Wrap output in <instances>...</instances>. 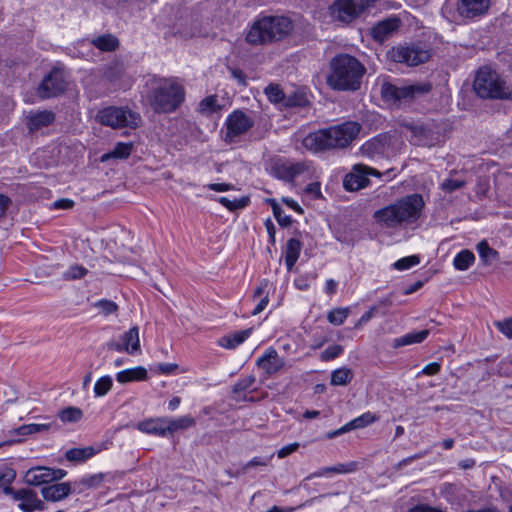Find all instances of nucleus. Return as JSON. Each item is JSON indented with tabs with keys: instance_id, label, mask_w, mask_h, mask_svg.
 I'll return each mask as SVG.
<instances>
[{
	"instance_id": "1",
	"label": "nucleus",
	"mask_w": 512,
	"mask_h": 512,
	"mask_svg": "<svg viewBox=\"0 0 512 512\" xmlns=\"http://www.w3.org/2000/svg\"><path fill=\"white\" fill-rule=\"evenodd\" d=\"M424 206L425 203L420 194H410L376 210L373 218L383 228H407L418 221Z\"/></svg>"
},
{
	"instance_id": "2",
	"label": "nucleus",
	"mask_w": 512,
	"mask_h": 512,
	"mask_svg": "<svg viewBox=\"0 0 512 512\" xmlns=\"http://www.w3.org/2000/svg\"><path fill=\"white\" fill-rule=\"evenodd\" d=\"M360 130L359 123L347 121L309 133L302 140V144L312 152L343 149L356 139Z\"/></svg>"
},
{
	"instance_id": "3",
	"label": "nucleus",
	"mask_w": 512,
	"mask_h": 512,
	"mask_svg": "<svg viewBox=\"0 0 512 512\" xmlns=\"http://www.w3.org/2000/svg\"><path fill=\"white\" fill-rule=\"evenodd\" d=\"M365 73V66L356 57L341 53L330 60L326 83L336 91H356Z\"/></svg>"
},
{
	"instance_id": "4",
	"label": "nucleus",
	"mask_w": 512,
	"mask_h": 512,
	"mask_svg": "<svg viewBox=\"0 0 512 512\" xmlns=\"http://www.w3.org/2000/svg\"><path fill=\"white\" fill-rule=\"evenodd\" d=\"M147 84L149 91L146 100L155 113H172L185 99V89L176 78L153 77Z\"/></svg>"
},
{
	"instance_id": "5",
	"label": "nucleus",
	"mask_w": 512,
	"mask_h": 512,
	"mask_svg": "<svg viewBox=\"0 0 512 512\" xmlns=\"http://www.w3.org/2000/svg\"><path fill=\"white\" fill-rule=\"evenodd\" d=\"M294 29L293 21L286 16H263L252 24L246 41L252 45H265L288 37Z\"/></svg>"
},
{
	"instance_id": "6",
	"label": "nucleus",
	"mask_w": 512,
	"mask_h": 512,
	"mask_svg": "<svg viewBox=\"0 0 512 512\" xmlns=\"http://www.w3.org/2000/svg\"><path fill=\"white\" fill-rule=\"evenodd\" d=\"M473 88L483 99H512V89L500 76L488 67L480 68L475 76Z\"/></svg>"
},
{
	"instance_id": "7",
	"label": "nucleus",
	"mask_w": 512,
	"mask_h": 512,
	"mask_svg": "<svg viewBox=\"0 0 512 512\" xmlns=\"http://www.w3.org/2000/svg\"><path fill=\"white\" fill-rule=\"evenodd\" d=\"M97 119L101 124L113 129L124 127L134 129L141 123V116L139 113L133 112L126 107H106L98 112Z\"/></svg>"
},
{
	"instance_id": "8",
	"label": "nucleus",
	"mask_w": 512,
	"mask_h": 512,
	"mask_svg": "<svg viewBox=\"0 0 512 512\" xmlns=\"http://www.w3.org/2000/svg\"><path fill=\"white\" fill-rule=\"evenodd\" d=\"M387 57L396 63L407 66H417L427 62L431 57V50L423 44H403L392 47L387 52Z\"/></svg>"
},
{
	"instance_id": "9",
	"label": "nucleus",
	"mask_w": 512,
	"mask_h": 512,
	"mask_svg": "<svg viewBox=\"0 0 512 512\" xmlns=\"http://www.w3.org/2000/svg\"><path fill=\"white\" fill-rule=\"evenodd\" d=\"M432 85L429 82H420L398 87L391 83H383L381 86L382 98L391 103L402 100L408 101L429 93Z\"/></svg>"
},
{
	"instance_id": "10",
	"label": "nucleus",
	"mask_w": 512,
	"mask_h": 512,
	"mask_svg": "<svg viewBox=\"0 0 512 512\" xmlns=\"http://www.w3.org/2000/svg\"><path fill=\"white\" fill-rule=\"evenodd\" d=\"M254 125L253 119L241 110H235L228 115L225 121L226 132L224 141L236 143L239 138L248 132Z\"/></svg>"
},
{
	"instance_id": "11",
	"label": "nucleus",
	"mask_w": 512,
	"mask_h": 512,
	"mask_svg": "<svg viewBox=\"0 0 512 512\" xmlns=\"http://www.w3.org/2000/svg\"><path fill=\"white\" fill-rule=\"evenodd\" d=\"M376 0H336L331 6V14L339 21L349 23L357 18Z\"/></svg>"
},
{
	"instance_id": "12",
	"label": "nucleus",
	"mask_w": 512,
	"mask_h": 512,
	"mask_svg": "<svg viewBox=\"0 0 512 512\" xmlns=\"http://www.w3.org/2000/svg\"><path fill=\"white\" fill-rule=\"evenodd\" d=\"M369 176L380 177L381 173L367 165L355 164L344 177L343 186L347 191H358L369 185Z\"/></svg>"
},
{
	"instance_id": "13",
	"label": "nucleus",
	"mask_w": 512,
	"mask_h": 512,
	"mask_svg": "<svg viewBox=\"0 0 512 512\" xmlns=\"http://www.w3.org/2000/svg\"><path fill=\"white\" fill-rule=\"evenodd\" d=\"M67 472L63 469H54L45 466H36L30 468L24 476V481L30 486H40L61 480Z\"/></svg>"
},
{
	"instance_id": "14",
	"label": "nucleus",
	"mask_w": 512,
	"mask_h": 512,
	"mask_svg": "<svg viewBox=\"0 0 512 512\" xmlns=\"http://www.w3.org/2000/svg\"><path fill=\"white\" fill-rule=\"evenodd\" d=\"M5 493L12 496L18 501V507L23 512L43 511L45 509L44 502L38 498L37 493L29 488H21L14 490L11 487L5 489Z\"/></svg>"
},
{
	"instance_id": "15",
	"label": "nucleus",
	"mask_w": 512,
	"mask_h": 512,
	"mask_svg": "<svg viewBox=\"0 0 512 512\" xmlns=\"http://www.w3.org/2000/svg\"><path fill=\"white\" fill-rule=\"evenodd\" d=\"M67 82L61 69H53L42 81L38 88L39 96L48 99L58 96L66 90Z\"/></svg>"
},
{
	"instance_id": "16",
	"label": "nucleus",
	"mask_w": 512,
	"mask_h": 512,
	"mask_svg": "<svg viewBox=\"0 0 512 512\" xmlns=\"http://www.w3.org/2000/svg\"><path fill=\"white\" fill-rule=\"evenodd\" d=\"M490 0H458L457 12L465 18H474L487 12Z\"/></svg>"
},
{
	"instance_id": "17",
	"label": "nucleus",
	"mask_w": 512,
	"mask_h": 512,
	"mask_svg": "<svg viewBox=\"0 0 512 512\" xmlns=\"http://www.w3.org/2000/svg\"><path fill=\"white\" fill-rule=\"evenodd\" d=\"M257 366L264 370L265 373L271 375L278 372L284 366V361L279 357L274 348H269L260 358H258Z\"/></svg>"
},
{
	"instance_id": "18",
	"label": "nucleus",
	"mask_w": 512,
	"mask_h": 512,
	"mask_svg": "<svg viewBox=\"0 0 512 512\" xmlns=\"http://www.w3.org/2000/svg\"><path fill=\"white\" fill-rule=\"evenodd\" d=\"M55 120V114L52 111L43 110L30 112L26 117V125L30 132H35L44 127H48Z\"/></svg>"
},
{
	"instance_id": "19",
	"label": "nucleus",
	"mask_w": 512,
	"mask_h": 512,
	"mask_svg": "<svg viewBox=\"0 0 512 512\" xmlns=\"http://www.w3.org/2000/svg\"><path fill=\"white\" fill-rule=\"evenodd\" d=\"M399 27V20L397 18H388L377 23L371 29V36L379 43L388 39Z\"/></svg>"
},
{
	"instance_id": "20",
	"label": "nucleus",
	"mask_w": 512,
	"mask_h": 512,
	"mask_svg": "<svg viewBox=\"0 0 512 512\" xmlns=\"http://www.w3.org/2000/svg\"><path fill=\"white\" fill-rule=\"evenodd\" d=\"M72 492L71 485L69 483H56L48 486H44L41 489V494L46 501L57 502L65 499Z\"/></svg>"
},
{
	"instance_id": "21",
	"label": "nucleus",
	"mask_w": 512,
	"mask_h": 512,
	"mask_svg": "<svg viewBox=\"0 0 512 512\" xmlns=\"http://www.w3.org/2000/svg\"><path fill=\"white\" fill-rule=\"evenodd\" d=\"M166 421L167 418H155L141 421L137 424V429L146 434L157 436H166Z\"/></svg>"
},
{
	"instance_id": "22",
	"label": "nucleus",
	"mask_w": 512,
	"mask_h": 512,
	"mask_svg": "<svg viewBox=\"0 0 512 512\" xmlns=\"http://www.w3.org/2000/svg\"><path fill=\"white\" fill-rule=\"evenodd\" d=\"M428 335L429 330L427 329L409 332L401 337L395 338L393 340L392 346L393 348H399L407 345L421 343L428 337Z\"/></svg>"
},
{
	"instance_id": "23",
	"label": "nucleus",
	"mask_w": 512,
	"mask_h": 512,
	"mask_svg": "<svg viewBox=\"0 0 512 512\" xmlns=\"http://www.w3.org/2000/svg\"><path fill=\"white\" fill-rule=\"evenodd\" d=\"M147 379V370L144 367L138 366L132 369H126L116 374V380L119 383L125 384L132 381H142Z\"/></svg>"
},
{
	"instance_id": "24",
	"label": "nucleus",
	"mask_w": 512,
	"mask_h": 512,
	"mask_svg": "<svg viewBox=\"0 0 512 512\" xmlns=\"http://www.w3.org/2000/svg\"><path fill=\"white\" fill-rule=\"evenodd\" d=\"M358 464L356 462H348L344 464H337L331 467L321 468L319 471L311 474L308 479H312L314 477H322L326 474L336 473V474H347L352 473L357 470Z\"/></svg>"
},
{
	"instance_id": "25",
	"label": "nucleus",
	"mask_w": 512,
	"mask_h": 512,
	"mask_svg": "<svg viewBox=\"0 0 512 512\" xmlns=\"http://www.w3.org/2000/svg\"><path fill=\"white\" fill-rule=\"evenodd\" d=\"M123 345L128 348V354L133 355L140 351L139 330L137 326L130 328L120 337Z\"/></svg>"
},
{
	"instance_id": "26",
	"label": "nucleus",
	"mask_w": 512,
	"mask_h": 512,
	"mask_svg": "<svg viewBox=\"0 0 512 512\" xmlns=\"http://www.w3.org/2000/svg\"><path fill=\"white\" fill-rule=\"evenodd\" d=\"M307 169L302 162L283 164L278 169V176L286 181H292L296 176L300 175Z\"/></svg>"
},
{
	"instance_id": "27",
	"label": "nucleus",
	"mask_w": 512,
	"mask_h": 512,
	"mask_svg": "<svg viewBox=\"0 0 512 512\" xmlns=\"http://www.w3.org/2000/svg\"><path fill=\"white\" fill-rule=\"evenodd\" d=\"M196 421L189 415L181 416L177 419L167 418L166 421V432L173 434L178 430H186L195 426Z\"/></svg>"
},
{
	"instance_id": "28",
	"label": "nucleus",
	"mask_w": 512,
	"mask_h": 512,
	"mask_svg": "<svg viewBox=\"0 0 512 512\" xmlns=\"http://www.w3.org/2000/svg\"><path fill=\"white\" fill-rule=\"evenodd\" d=\"M302 245L301 242L296 238H291L288 240L286 244V252H285V263L288 270H291L295 263L297 262Z\"/></svg>"
},
{
	"instance_id": "29",
	"label": "nucleus",
	"mask_w": 512,
	"mask_h": 512,
	"mask_svg": "<svg viewBox=\"0 0 512 512\" xmlns=\"http://www.w3.org/2000/svg\"><path fill=\"white\" fill-rule=\"evenodd\" d=\"M385 152V144L377 138H373L365 142L360 147V153L368 158H374L376 156L383 155Z\"/></svg>"
},
{
	"instance_id": "30",
	"label": "nucleus",
	"mask_w": 512,
	"mask_h": 512,
	"mask_svg": "<svg viewBox=\"0 0 512 512\" xmlns=\"http://www.w3.org/2000/svg\"><path fill=\"white\" fill-rule=\"evenodd\" d=\"M91 43L99 50L105 51V52L114 51L119 46L118 39L111 34L98 36V37L94 38L91 41Z\"/></svg>"
},
{
	"instance_id": "31",
	"label": "nucleus",
	"mask_w": 512,
	"mask_h": 512,
	"mask_svg": "<svg viewBox=\"0 0 512 512\" xmlns=\"http://www.w3.org/2000/svg\"><path fill=\"white\" fill-rule=\"evenodd\" d=\"M250 335V330L237 331L230 336L221 338L220 345L227 349H233L243 343Z\"/></svg>"
},
{
	"instance_id": "32",
	"label": "nucleus",
	"mask_w": 512,
	"mask_h": 512,
	"mask_svg": "<svg viewBox=\"0 0 512 512\" xmlns=\"http://www.w3.org/2000/svg\"><path fill=\"white\" fill-rule=\"evenodd\" d=\"M94 454L95 450L93 447L72 448L66 452L65 457L68 461L83 462L91 458Z\"/></svg>"
},
{
	"instance_id": "33",
	"label": "nucleus",
	"mask_w": 512,
	"mask_h": 512,
	"mask_svg": "<svg viewBox=\"0 0 512 512\" xmlns=\"http://www.w3.org/2000/svg\"><path fill=\"white\" fill-rule=\"evenodd\" d=\"M475 261V256L470 250H462L453 260L455 269L459 271L467 270Z\"/></svg>"
},
{
	"instance_id": "34",
	"label": "nucleus",
	"mask_w": 512,
	"mask_h": 512,
	"mask_svg": "<svg viewBox=\"0 0 512 512\" xmlns=\"http://www.w3.org/2000/svg\"><path fill=\"white\" fill-rule=\"evenodd\" d=\"M353 372L351 369L343 367L336 369L331 374V384L336 386H345L351 382Z\"/></svg>"
},
{
	"instance_id": "35",
	"label": "nucleus",
	"mask_w": 512,
	"mask_h": 512,
	"mask_svg": "<svg viewBox=\"0 0 512 512\" xmlns=\"http://www.w3.org/2000/svg\"><path fill=\"white\" fill-rule=\"evenodd\" d=\"M477 251L485 265L492 264L499 257L498 252L491 248L486 241H481L477 245Z\"/></svg>"
},
{
	"instance_id": "36",
	"label": "nucleus",
	"mask_w": 512,
	"mask_h": 512,
	"mask_svg": "<svg viewBox=\"0 0 512 512\" xmlns=\"http://www.w3.org/2000/svg\"><path fill=\"white\" fill-rule=\"evenodd\" d=\"M377 420H378V417L375 414H373L371 412H366V413L360 415L359 417L351 420L350 422L346 423V426H347L348 430L351 431V430H355V429L364 428V427L374 423Z\"/></svg>"
},
{
	"instance_id": "37",
	"label": "nucleus",
	"mask_w": 512,
	"mask_h": 512,
	"mask_svg": "<svg viewBox=\"0 0 512 512\" xmlns=\"http://www.w3.org/2000/svg\"><path fill=\"white\" fill-rule=\"evenodd\" d=\"M58 416L62 422L74 423V422H78L82 419L83 412L78 407L70 406V407H67V408L61 410L59 412Z\"/></svg>"
},
{
	"instance_id": "38",
	"label": "nucleus",
	"mask_w": 512,
	"mask_h": 512,
	"mask_svg": "<svg viewBox=\"0 0 512 512\" xmlns=\"http://www.w3.org/2000/svg\"><path fill=\"white\" fill-rule=\"evenodd\" d=\"M132 148H133V146L131 143H123V142L117 143L116 146L114 147V149L109 154L104 155L102 157V159L104 160V159L110 158V157L119 158V159L128 158L132 152Z\"/></svg>"
},
{
	"instance_id": "39",
	"label": "nucleus",
	"mask_w": 512,
	"mask_h": 512,
	"mask_svg": "<svg viewBox=\"0 0 512 512\" xmlns=\"http://www.w3.org/2000/svg\"><path fill=\"white\" fill-rule=\"evenodd\" d=\"M217 201L222 206L227 208L228 210L235 211V210H238V209L245 208L248 205V203H249V198L248 197H242L240 199H235V200L232 201V200H230L227 197H219V198H217Z\"/></svg>"
},
{
	"instance_id": "40",
	"label": "nucleus",
	"mask_w": 512,
	"mask_h": 512,
	"mask_svg": "<svg viewBox=\"0 0 512 512\" xmlns=\"http://www.w3.org/2000/svg\"><path fill=\"white\" fill-rule=\"evenodd\" d=\"M113 380L110 376L106 375L99 378L94 385V394L96 397L105 396L112 388Z\"/></svg>"
},
{
	"instance_id": "41",
	"label": "nucleus",
	"mask_w": 512,
	"mask_h": 512,
	"mask_svg": "<svg viewBox=\"0 0 512 512\" xmlns=\"http://www.w3.org/2000/svg\"><path fill=\"white\" fill-rule=\"evenodd\" d=\"M51 428V424H36V423H31V424H25L21 427H19L16 432L17 434L19 435H23V436H26V435H31V434H35V433H41V432H46L48 431L49 429Z\"/></svg>"
},
{
	"instance_id": "42",
	"label": "nucleus",
	"mask_w": 512,
	"mask_h": 512,
	"mask_svg": "<svg viewBox=\"0 0 512 512\" xmlns=\"http://www.w3.org/2000/svg\"><path fill=\"white\" fill-rule=\"evenodd\" d=\"M269 203H270V205L272 207L274 217L276 218V220L279 223V225H281L283 227H287V226L291 225V223H292L291 217L284 213V211L278 205L276 200L270 199Z\"/></svg>"
},
{
	"instance_id": "43",
	"label": "nucleus",
	"mask_w": 512,
	"mask_h": 512,
	"mask_svg": "<svg viewBox=\"0 0 512 512\" xmlns=\"http://www.w3.org/2000/svg\"><path fill=\"white\" fill-rule=\"evenodd\" d=\"M265 93L268 99L273 103H283L285 102L286 95L282 91V89L277 84H270L265 89Z\"/></svg>"
},
{
	"instance_id": "44",
	"label": "nucleus",
	"mask_w": 512,
	"mask_h": 512,
	"mask_svg": "<svg viewBox=\"0 0 512 512\" xmlns=\"http://www.w3.org/2000/svg\"><path fill=\"white\" fill-rule=\"evenodd\" d=\"M348 308H336L328 312L327 319L333 325H341L348 317Z\"/></svg>"
},
{
	"instance_id": "45",
	"label": "nucleus",
	"mask_w": 512,
	"mask_h": 512,
	"mask_svg": "<svg viewBox=\"0 0 512 512\" xmlns=\"http://www.w3.org/2000/svg\"><path fill=\"white\" fill-rule=\"evenodd\" d=\"M465 185V179L449 177L441 183V189L447 193H452L456 190L463 188Z\"/></svg>"
},
{
	"instance_id": "46",
	"label": "nucleus",
	"mask_w": 512,
	"mask_h": 512,
	"mask_svg": "<svg viewBox=\"0 0 512 512\" xmlns=\"http://www.w3.org/2000/svg\"><path fill=\"white\" fill-rule=\"evenodd\" d=\"M88 273V270L81 265H72L64 273V280H77L83 278Z\"/></svg>"
},
{
	"instance_id": "47",
	"label": "nucleus",
	"mask_w": 512,
	"mask_h": 512,
	"mask_svg": "<svg viewBox=\"0 0 512 512\" xmlns=\"http://www.w3.org/2000/svg\"><path fill=\"white\" fill-rule=\"evenodd\" d=\"M308 104V99L305 94L294 92L286 96L284 105L287 107H303Z\"/></svg>"
},
{
	"instance_id": "48",
	"label": "nucleus",
	"mask_w": 512,
	"mask_h": 512,
	"mask_svg": "<svg viewBox=\"0 0 512 512\" xmlns=\"http://www.w3.org/2000/svg\"><path fill=\"white\" fill-rule=\"evenodd\" d=\"M104 480V475L102 473L89 475L83 477L78 484L83 485L86 488H97L99 487Z\"/></svg>"
},
{
	"instance_id": "49",
	"label": "nucleus",
	"mask_w": 512,
	"mask_h": 512,
	"mask_svg": "<svg viewBox=\"0 0 512 512\" xmlns=\"http://www.w3.org/2000/svg\"><path fill=\"white\" fill-rule=\"evenodd\" d=\"M419 262H420L419 257L416 255H412V256H408V257L399 259L398 261H396L393 264V266L397 270H407V269L419 264Z\"/></svg>"
},
{
	"instance_id": "50",
	"label": "nucleus",
	"mask_w": 512,
	"mask_h": 512,
	"mask_svg": "<svg viewBox=\"0 0 512 512\" xmlns=\"http://www.w3.org/2000/svg\"><path fill=\"white\" fill-rule=\"evenodd\" d=\"M255 382V377L253 375L246 376L244 378L239 379L235 385L233 386V393L240 394L252 387Z\"/></svg>"
},
{
	"instance_id": "51",
	"label": "nucleus",
	"mask_w": 512,
	"mask_h": 512,
	"mask_svg": "<svg viewBox=\"0 0 512 512\" xmlns=\"http://www.w3.org/2000/svg\"><path fill=\"white\" fill-rule=\"evenodd\" d=\"M95 306L98 307L100 312L105 316L115 313L118 309L115 302L106 299L98 301Z\"/></svg>"
},
{
	"instance_id": "52",
	"label": "nucleus",
	"mask_w": 512,
	"mask_h": 512,
	"mask_svg": "<svg viewBox=\"0 0 512 512\" xmlns=\"http://www.w3.org/2000/svg\"><path fill=\"white\" fill-rule=\"evenodd\" d=\"M342 352H343V347L342 346H340V345H332V346H329L328 348H326L321 353V359L324 360V361H329V360L335 359L338 356H340Z\"/></svg>"
},
{
	"instance_id": "53",
	"label": "nucleus",
	"mask_w": 512,
	"mask_h": 512,
	"mask_svg": "<svg viewBox=\"0 0 512 512\" xmlns=\"http://www.w3.org/2000/svg\"><path fill=\"white\" fill-rule=\"evenodd\" d=\"M216 106H217L216 96H208V97L204 98L199 104L201 112H213V111H215Z\"/></svg>"
},
{
	"instance_id": "54",
	"label": "nucleus",
	"mask_w": 512,
	"mask_h": 512,
	"mask_svg": "<svg viewBox=\"0 0 512 512\" xmlns=\"http://www.w3.org/2000/svg\"><path fill=\"white\" fill-rule=\"evenodd\" d=\"M495 325L506 337L512 339V318L496 321Z\"/></svg>"
},
{
	"instance_id": "55",
	"label": "nucleus",
	"mask_w": 512,
	"mask_h": 512,
	"mask_svg": "<svg viewBox=\"0 0 512 512\" xmlns=\"http://www.w3.org/2000/svg\"><path fill=\"white\" fill-rule=\"evenodd\" d=\"M16 477V472L12 468H5L0 474L1 484H11Z\"/></svg>"
},
{
	"instance_id": "56",
	"label": "nucleus",
	"mask_w": 512,
	"mask_h": 512,
	"mask_svg": "<svg viewBox=\"0 0 512 512\" xmlns=\"http://www.w3.org/2000/svg\"><path fill=\"white\" fill-rule=\"evenodd\" d=\"M441 370V365L440 363L438 362H432V363H429L428 365H426L422 371L420 372V374L422 375H427V376H433V375H436L440 372Z\"/></svg>"
},
{
	"instance_id": "57",
	"label": "nucleus",
	"mask_w": 512,
	"mask_h": 512,
	"mask_svg": "<svg viewBox=\"0 0 512 512\" xmlns=\"http://www.w3.org/2000/svg\"><path fill=\"white\" fill-rule=\"evenodd\" d=\"M298 448H299V443H297V442L291 443L289 445H286V446L282 447L277 452V456H278V458H285L288 455H290V454L294 453L295 451H297Z\"/></svg>"
},
{
	"instance_id": "58",
	"label": "nucleus",
	"mask_w": 512,
	"mask_h": 512,
	"mask_svg": "<svg viewBox=\"0 0 512 512\" xmlns=\"http://www.w3.org/2000/svg\"><path fill=\"white\" fill-rule=\"evenodd\" d=\"M106 347L108 350H111V351L128 353V348L125 347V345H123L121 339L111 340V341L107 342Z\"/></svg>"
},
{
	"instance_id": "59",
	"label": "nucleus",
	"mask_w": 512,
	"mask_h": 512,
	"mask_svg": "<svg viewBox=\"0 0 512 512\" xmlns=\"http://www.w3.org/2000/svg\"><path fill=\"white\" fill-rule=\"evenodd\" d=\"M206 187L217 192H225L234 188V186L229 183H210Z\"/></svg>"
},
{
	"instance_id": "60",
	"label": "nucleus",
	"mask_w": 512,
	"mask_h": 512,
	"mask_svg": "<svg viewBox=\"0 0 512 512\" xmlns=\"http://www.w3.org/2000/svg\"><path fill=\"white\" fill-rule=\"evenodd\" d=\"M178 368V365L175 363H159L157 365V370L162 374H170L174 372Z\"/></svg>"
},
{
	"instance_id": "61",
	"label": "nucleus",
	"mask_w": 512,
	"mask_h": 512,
	"mask_svg": "<svg viewBox=\"0 0 512 512\" xmlns=\"http://www.w3.org/2000/svg\"><path fill=\"white\" fill-rule=\"evenodd\" d=\"M409 512H443L441 509L429 505L420 504L409 510Z\"/></svg>"
},
{
	"instance_id": "62",
	"label": "nucleus",
	"mask_w": 512,
	"mask_h": 512,
	"mask_svg": "<svg viewBox=\"0 0 512 512\" xmlns=\"http://www.w3.org/2000/svg\"><path fill=\"white\" fill-rule=\"evenodd\" d=\"M74 206L73 200L70 199H60L53 203V207L56 209H70Z\"/></svg>"
},
{
	"instance_id": "63",
	"label": "nucleus",
	"mask_w": 512,
	"mask_h": 512,
	"mask_svg": "<svg viewBox=\"0 0 512 512\" xmlns=\"http://www.w3.org/2000/svg\"><path fill=\"white\" fill-rule=\"evenodd\" d=\"M268 302H269L268 296L267 295L263 296L260 299L259 303L253 309L252 315H258L259 313H261L266 308Z\"/></svg>"
},
{
	"instance_id": "64",
	"label": "nucleus",
	"mask_w": 512,
	"mask_h": 512,
	"mask_svg": "<svg viewBox=\"0 0 512 512\" xmlns=\"http://www.w3.org/2000/svg\"><path fill=\"white\" fill-rule=\"evenodd\" d=\"M122 73V68L118 65H116L115 67H110L106 72H105V76L107 78H109L110 80L116 78V77H119Z\"/></svg>"
}]
</instances>
